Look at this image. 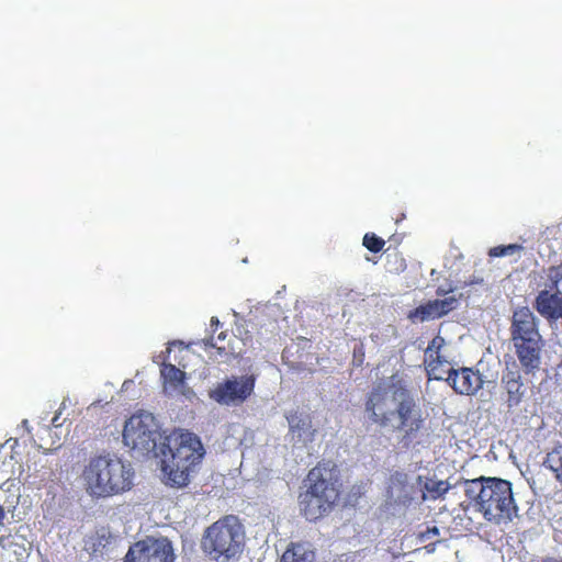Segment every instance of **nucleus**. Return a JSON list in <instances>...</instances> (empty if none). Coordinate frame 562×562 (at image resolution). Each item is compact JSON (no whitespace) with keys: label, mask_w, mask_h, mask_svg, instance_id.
Listing matches in <instances>:
<instances>
[{"label":"nucleus","mask_w":562,"mask_h":562,"mask_svg":"<svg viewBox=\"0 0 562 562\" xmlns=\"http://www.w3.org/2000/svg\"><path fill=\"white\" fill-rule=\"evenodd\" d=\"M342 483L337 465L330 460L317 462L306 474L297 495L300 515L310 522L329 516L341 499Z\"/></svg>","instance_id":"obj_1"},{"label":"nucleus","mask_w":562,"mask_h":562,"mask_svg":"<svg viewBox=\"0 0 562 562\" xmlns=\"http://www.w3.org/2000/svg\"><path fill=\"white\" fill-rule=\"evenodd\" d=\"M160 451L161 471L166 484L172 487L187 486L191 473L205 456L200 437L188 429L173 430L166 437Z\"/></svg>","instance_id":"obj_2"},{"label":"nucleus","mask_w":562,"mask_h":562,"mask_svg":"<svg viewBox=\"0 0 562 562\" xmlns=\"http://www.w3.org/2000/svg\"><path fill=\"white\" fill-rule=\"evenodd\" d=\"M134 470L110 452L93 456L82 470L85 490L92 498H109L132 490Z\"/></svg>","instance_id":"obj_3"},{"label":"nucleus","mask_w":562,"mask_h":562,"mask_svg":"<svg viewBox=\"0 0 562 562\" xmlns=\"http://www.w3.org/2000/svg\"><path fill=\"white\" fill-rule=\"evenodd\" d=\"M464 494L470 503L483 517L491 522L501 525L513 520L517 515L512 483L497 477L464 480Z\"/></svg>","instance_id":"obj_4"},{"label":"nucleus","mask_w":562,"mask_h":562,"mask_svg":"<svg viewBox=\"0 0 562 562\" xmlns=\"http://www.w3.org/2000/svg\"><path fill=\"white\" fill-rule=\"evenodd\" d=\"M510 340L515 355L526 374L535 373L541 366L543 339L538 319L528 306L514 311L510 323Z\"/></svg>","instance_id":"obj_5"},{"label":"nucleus","mask_w":562,"mask_h":562,"mask_svg":"<svg viewBox=\"0 0 562 562\" xmlns=\"http://www.w3.org/2000/svg\"><path fill=\"white\" fill-rule=\"evenodd\" d=\"M245 547V530L238 518L227 515L209 526L201 538L203 553L215 562L237 560Z\"/></svg>","instance_id":"obj_6"},{"label":"nucleus","mask_w":562,"mask_h":562,"mask_svg":"<svg viewBox=\"0 0 562 562\" xmlns=\"http://www.w3.org/2000/svg\"><path fill=\"white\" fill-rule=\"evenodd\" d=\"M392 387L395 418L390 428L402 434V441L409 443L418 437L425 427L426 418L406 384L400 381Z\"/></svg>","instance_id":"obj_7"},{"label":"nucleus","mask_w":562,"mask_h":562,"mask_svg":"<svg viewBox=\"0 0 562 562\" xmlns=\"http://www.w3.org/2000/svg\"><path fill=\"white\" fill-rule=\"evenodd\" d=\"M547 289L539 291L533 307L548 322H562V261L546 270Z\"/></svg>","instance_id":"obj_8"},{"label":"nucleus","mask_w":562,"mask_h":562,"mask_svg":"<svg viewBox=\"0 0 562 562\" xmlns=\"http://www.w3.org/2000/svg\"><path fill=\"white\" fill-rule=\"evenodd\" d=\"M155 418L151 414L132 415L123 429V442L131 450L147 454L156 448Z\"/></svg>","instance_id":"obj_9"},{"label":"nucleus","mask_w":562,"mask_h":562,"mask_svg":"<svg viewBox=\"0 0 562 562\" xmlns=\"http://www.w3.org/2000/svg\"><path fill=\"white\" fill-rule=\"evenodd\" d=\"M256 380L255 374L228 378L210 390L209 396L220 405L239 406L254 394Z\"/></svg>","instance_id":"obj_10"},{"label":"nucleus","mask_w":562,"mask_h":562,"mask_svg":"<svg viewBox=\"0 0 562 562\" xmlns=\"http://www.w3.org/2000/svg\"><path fill=\"white\" fill-rule=\"evenodd\" d=\"M175 553L167 539L146 538L130 547L125 562H173Z\"/></svg>","instance_id":"obj_11"},{"label":"nucleus","mask_w":562,"mask_h":562,"mask_svg":"<svg viewBox=\"0 0 562 562\" xmlns=\"http://www.w3.org/2000/svg\"><path fill=\"white\" fill-rule=\"evenodd\" d=\"M366 413L372 424L380 428H390L394 422V405L392 402V393L379 385L373 387L364 403Z\"/></svg>","instance_id":"obj_12"},{"label":"nucleus","mask_w":562,"mask_h":562,"mask_svg":"<svg viewBox=\"0 0 562 562\" xmlns=\"http://www.w3.org/2000/svg\"><path fill=\"white\" fill-rule=\"evenodd\" d=\"M443 381H446L457 394L467 396L475 395L484 385L481 372L470 367L448 369L447 376H443Z\"/></svg>","instance_id":"obj_13"},{"label":"nucleus","mask_w":562,"mask_h":562,"mask_svg":"<svg viewBox=\"0 0 562 562\" xmlns=\"http://www.w3.org/2000/svg\"><path fill=\"white\" fill-rule=\"evenodd\" d=\"M446 346V339L437 335L429 342L425 349L424 366L427 372L428 380H443L447 374L446 366L449 364L442 349Z\"/></svg>","instance_id":"obj_14"},{"label":"nucleus","mask_w":562,"mask_h":562,"mask_svg":"<svg viewBox=\"0 0 562 562\" xmlns=\"http://www.w3.org/2000/svg\"><path fill=\"white\" fill-rule=\"evenodd\" d=\"M457 299L453 296L443 300H431L409 311L407 317L413 323L440 318L457 307Z\"/></svg>","instance_id":"obj_15"},{"label":"nucleus","mask_w":562,"mask_h":562,"mask_svg":"<svg viewBox=\"0 0 562 562\" xmlns=\"http://www.w3.org/2000/svg\"><path fill=\"white\" fill-rule=\"evenodd\" d=\"M501 387L505 394V403L508 408L518 406L527 394V386L522 382L521 372L518 369H506L501 378Z\"/></svg>","instance_id":"obj_16"},{"label":"nucleus","mask_w":562,"mask_h":562,"mask_svg":"<svg viewBox=\"0 0 562 562\" xmlns=\"http://www.w3.org/2000/svg\"><path fill=\"white\" fill-rule=\"evenodd\" d=\"M162 390L166 395L184 394L187 373L172 363L164 362L160 367Z\"/></svg>","instance_id":"obj_17"},{"label":"nucleus","mask_w":562,"mask_h":562,"mask_svg":"<svg viewBox=\"0 0 562 562\" xmlns=\"http://www.w3.org/2000/svg\"><path fill=\"white\" fill-rule=\"evenodd\" d=\"M280 562H315V551L306 541L290 542Z\"/></svg>","instance_id":"obj_18"},{"label":"nucleus","mask_w":562,"mask_h":562,"mask_svg":"<svg viewBox=\"0 0 562 562\" xmlns=\"http://www.w3.org/2000/svg\"><path fill=\"white\" fill-rule=\"evenodd\" d=\"M543 467L551 471L555 481L562 485V442H558L548 451Z\"/></svg>","instance_id":"obj_19"},{"label":"nucleus","mask_w":562,"mask_h":562,"mask_svg":"<svg viewBox=\"0 0 562 562\" xmlns=\"http://www.w3.org/2000/svg\"><path fill=\"white\" fill-rule=\"evenodd\" d=\"M409 481L408 475L404 472H394L390 476L389 488L392 494H396L404 502L409 499Z\"/></svg>","instance_id":"obj_20"},{"label":"nucleus","mask_w":562,"mask_h":562,"mask_svg":"<svg viewBox=\"0 0 562 562\" xmlns=\"http://www.w3.org/2000/svg\"><path fill=\"white\" fill-rule=\"evenodd\" d=\"M227 337L226 331H221L216 337L213 335L206 339H203V346L205 350L215 349L216 355L220 357L228 356L233 352V349L222 344Z\"/></svg>","instance_id":"obj_21"},{"label":"nucleus","mask_w":562,"mask_h":562,"mask_svg":"<svg viewBox=\"0 0 562 562\" xmlns=\"http://www.w3.org/2000/svg\"><path fill=\"white\" fill-rule=\"evenodd\" d=\"M450 484L447 481L428 480L424 484L425 492L428 493L431 499H438L442 497L450 490Z\"/></svg>","instance_id":"obj_22"},{"label":"nucleus","mask_w":562,"mask_h":562,"mask_svg":"<svg viewBox=\"0 0 562 562\" xmlns=\"http://www.w3.org/2000/svg\"><path fill=\"white\" fill-rule=\"evenodd\" d=\"M286 419L292 431H305L311 427L310 418L302 416L297 412L291 413Z\"/></svg>","instance_id":"obj_23"},{"label":"nucleus","mask_w":562,"mask_h":562,"mask_svg":"<svg viewBox=\"0 0 562 562\" xmlns=\"http://www.w3.org/2000/svg\"><path fill=\"white\" fill-rule=\"evenodd\" d=\"M521 250H522V246L518 245V244L499 245V246L492 247L488 250V256L497 258V257L510 256V255H514Z\"/></svg>","instance_id":"obj_24"},{"label":"nucleus","mask_w":562,"mask_h":562,"mask_svg":"<svg viewBox=\"0 0 562 562\" xmlns=\"http://www.w3.org/2000/svg\"><path fill=\"white\" fill-rule=\"evenodd\" d=\"M362 245L371 252H379L383 249L385 240L374 233H367L363 236Z\"/></svg>","instance_id":"obj_25"},{"label":"nucleus","mask_w":562,"mask_h":562,"mask_svg":"<svg viewBox=\"0 0 562 562\" xmlns=\"http://www.w3.org/2000/svg\"><path fill=\"white\" fill-rule=\"evenodd\" d=\"M438 535H439V529H438V527L434 526V527H427V529L425 531L419 533L418 538L420 541H426V540L430 539L431 537L438 536Z\"/></svg>","instance_id":"obj_26"},{"label":"nucleus","mask_w":562,"mask_h":562,"mask_svg":"<svg viewBox=\"0 0 562 562\" xmlns=\"http://www.w3.org/2000/svg\"><path fill=\"white\" fill-rule=\"evenodd\" d=\"M353 356H355V357H358V356H359V357H360V362H362L363 357H364L363 347H362V346H360L359 348H355V350H353Z\"/></svg>","instance_id":"obj_27"},{"label":"nucleus","mask_w":562,"mask_h":562,"mask_svg":"<svg viewBox=\"0 0 562 562\" xmlns=\"http://www.w3.org/2000/svg\"><path fill=\"white\" fill-rule=\"evenodd\" d=\"M541 562H562V557H547Z\"/></svg>","instance_id":"obj_28"},{"label":"nucleus","mask_w":562,"mask_h":562,"mask_svg":"<svg viewBox=\"0 0 562 562\" xmlns=\"http://www.w3.org/2000/svg\"><path fill=\"white\" fill-rule=\"evenodd\" d=\"M220 325V321L217 317H212L211 318V327L213 328V330H217V327Z\"/></svg>","instance_id":"obj_29"},{"label":"nucleus","mask_w":562,"mask_h":562,"mask_svg":"<svg viewBox=\"0 0 562 562\" xmlns=\"http://www.w3.org/2000/svg\"><path fill=\"white\" fill-rule=\"evenodd\" d=\"M10 539V536H1L0 537V547L5 548L7 541Z\"/></svg>","instance_id":"obj_30"},{"label":"nucleus","mask_w":562,"mask_h":562,"mask_svg":"<svg viewBox=\"0 0 562 562\" xmlns=\"http://www.w3.org/2000/svg\"><path fill=\"white\" fill-rule=\"evenodd\" d=\"M4 517H5V513H4L3 506L0 505V524H2Z\"/></svg>","instance_id":"obj_31"}]
</instances>
